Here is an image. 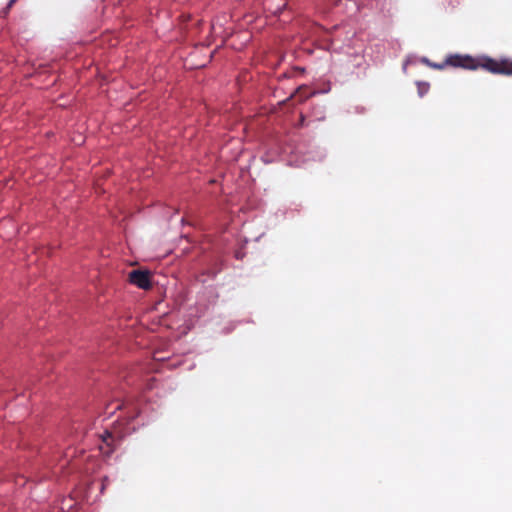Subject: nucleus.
Segmentation results:
<instances>
[{
    "label": "nucleus",
    "instance_id": "obj_4",
    "mask_svg": "<svg viewBox=\"0 0 512 512\" xmlns=\"http://www.w3.org/2000/svg\"><path fill=\"white\" fill-rule=\"evenodd\" d=\"M111 437H112V435H111L110 433H106V435L103 437V442H104L107 446H109V445H110V443H109V441H108V440H109Z\"/></svg>",
    "mask_w": 512,
    "mask_h": 512
},
{
    "label": "nucleus",
    "instance_id": "obj_1",
    "mask_svg": "<svg viewBox=\"0 0 512 512\" xmlns=\"http://www.w3.org/2000/svg\"><path fill=\"white\" fill-rule=\"evenodd\" d=\"M423 62L435 69H443L446 65L469 70H476L477 68L482 67L492 73L512 75V61L503 60L501 62H497L485 56L473 58L468 55H452L449 56L442 64H432L427 59H423Z\"/></svg>",
    "mask_w": 512,
    "mask_h": 512
},
{
    "label": "nucleus",
    "instance_id": "obj_2",
    "mask_svg": "<svg viewBox=\"0 0 512 512\" xmlns=\"http://www.w3.org/2000/svg\"><path fill=\"white\" fill-rule=\"evenodd\" d=\"M129 280L132 284L141 289H149L151 286L150 273L147 270H133L129 274Z\"/></svg>",
    "mask_w": 512,
    "mask_h": 512
},
{
    "label": "nucleus",
    "instance_id": "obj_3",
    "mask_svg": "<svg viewBox=\"0 0 512 512\" xmlns=\"http://www.w3.org/2000/svg\"><path fill=\"white\" fill-rule=\"evenodd\" d=\"M429 89V84L424 82L418 83V93L420 96H423Z\"/></svg>",
    "mask_w": 512,
    "mask_h": 512
}]
</instances>
